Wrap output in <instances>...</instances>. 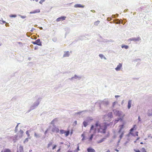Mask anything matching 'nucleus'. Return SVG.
I'll return each instance as SVG.
<instances>
[{
    "mask_svg": "<svg viewBox=\"0 0 152 152\" xmlns=\"http://www.w3.org/2000/svg\"><path fill=\"white\" fill-rule=\"evenodd\" d=\"M122 118H118L117 119H116L114 120V123L115 124L117 123L120 120L121 121H122Z\"/></svg>",
    "mask_w": 152,
    "mask_h": 152,
    "instance_id": "nucleus-16",
    "label": "nucleus"
},
{
    "mask_svg": "<svg viewBox=\"0 0 152 152\" xmlns=\"http://www.w3.org/2000/svg\"><path fill=\"white\" fill-rule=\"evenodd\" d=\"M94 128V126L93 125H92L91 128L90 130H92Z\"/></svg>",
    "mask_w": 152,
    "mask_h": 152,
    "instance_id": "nucleus-31",
    "label": "nucleus"
},
{
    "mask_svg": "<svg viewBox=\"0 0 152 152\" xmlns=\"http://www.w3.org/2000/svg\"><path fill=\"white\" fill-rule=\"evenodd\" d=\"M142 152H147L146 149L144 148H142L141 149Z\"/></svg>",
    "mask_w": 152,
    "mask_h": 152,
    "instance_id": "nucleus-22",
    "label": "nucleus"
},
{
    "mask_svg": "<svg viewBox=\"0 0 152 152\" xmlns=\"http://www.w3.org/2000/svg\"><path fill=\"white\" fill-rule=\"evenodd\" d=\"M93 134H92L91 135V136L89 138V140H92V138L93 137Z\"/></svg>",
    "mask_w": 152,
    "mask_h": 152,
    "instance_id": "nucleus-25",
    "label": "nucleus"
},
{
    "mask_svg": "<svg viewBox=\"0 0 152 152\" xmlns=\"http://www.w3.org/2000/svg\"><path fill=\"white\" fill-rule=\"evenodd\" d=\"M121 48H125L126 49H127L129 47L128 45H123L121 46Z\"/></svg>",
    "mask_w": 152,
    "mask_h": 152,
    "instance_id": "nucleus-18",
    "label": "nucleus"
},
{
    "mask_svg": "<svg viewBox=\"0 0 152 152\" xmlns=\"http://www.w3.org/2000/svg\"><path fill=\"white\" fill-rule=\"evenodd\" d=\"M138 120L139 121H141L140 117V116H138Z\"/></svg>",
    "mask_w": 152,
    "mask_h": 152,
    "instance_id": "nucleus-36",
    "label": "nucleus"
},
{
    "mask_svg": "<svg viewBox=\"0 0 152 152\" xmlns=\"http://www.w3.org/2000/svg\"><path fill=\"white\" fill-rule=\"evenodd\" d=\"M139 138H138L137 139V140Z\"/></svg>",
    "mask_w": 152,
    "mask_h": 152,
    "instance_id": "nucleus-50",
    "label": "nucleus"
},
{
    "mask_svg": "<svg viewBox=\"0 0 152 152\" xmlns=\"http://www.w3.org/2000/svg\"><path fill=\"white\" fill-rule=\"evenodd\" d=\"M139 38L138 39H132V40H134V41H138V40H139Z\"/></svg>",
    "mask_w": 152,
    "mask_h": 152,
    "instance_id": "nucleus-33",
    "label": "nucleus"
},
{
    "mask_svg": "<svg viewBox=\"0 0 152 152\" xmlns=\"http://www.w3.org/2000/svg\"><path fill=\"white\" fill-rule=\"evenodd\" d=\"M99 56L101 57V58H102L103 57V55L102 54H99Z\"/></svg>",
    "mask_w": 152,
    "mask_h": 152,
    "instance_id": "nucleus-32",
    "label": "nucleus"
},
{
    "mask_svg": "<svg viewBox=\"0 0 152 152\" xmlns=\"http://www.w3.org/2000/svg\"><path fill=\"white\" fill-rule=\"evenodd\" d=\"M11 17H16V15H11L10 16Z\"/></svg>",
    "mask_w": 152,
    "mask_h": 152,
    "instance_id": "nucleus-30",
    "label": "nucleus"
},
{
    "mask_svg": "<svg viewBox=\"0 0 152 152\" xmlns=\"http://www.w3.org/2000/svg\"><path fill=\"white\" fill-rule=\"evenodd\" d=\"M28 138H26L24 141V142L25 143V142H28Z\"/></svg>",
    "mask_w": 152,
    "mask_h": 152,
    "instance_id": "nucleus-29",
    "label": "nucleus"
},
{
    "mask_svg": "<svg viewBox=\"0 0 152 152\" xmlns=\"http://www.w3.org/2000/svg\"><path fill=\"white\" fill-rule=\"evenodd\" d=\"M1 22H2L3 23H5V21H1V20H0V23H1Z\"/></svg>",
    "mask_w": 152,
    "mask_h": 152,
    "instance_id": "nucleus-37",
    "label": "nucleus"
},
{
    "mask_svg": "<svg viewBox=\"0 0 152 152\" xmlns=\"http://www.w3.org/2000/svg\"><path fill=\"white\" fill-rule=\"evenodd\" d=\"M69 133V131H65V133L64 134H65V135L66 136H68Z\"/></svg>",
    "mask_w": 152,
    "mask_h": 152,
    "instance_id": "nucleus-20",
    "label": "nucleus"
},
{
    "mask_svg": "<svg viewBox=\"0 0 152 152\" xmlns=\"http://www.w3.org/2000/svg\"><path fill=\"white\" fill-rule=\"evenodd\" d=\"M56 145H54L52 148V149L54 150V149H55L56 148Z\"/></svg>",
    "mask_w": 152,
    "mask_h": 152,
    "instance_id": "nucleus-34",
    "label": "nucleus"
},
{
    "mask_svg": "<svg viewBox=\"0 0 152 152\" xmlns=\"http://www.w3.org/2000/svg\"><path fill=\"white\" fill-rule=\"evenodd\" d=\"M58 121V120L57 118H55L54 119L50 122V124L54 126L55 124Z\"/></svg>",
    "mask_w": 152,
    "mask_h": 152,
    "instance_id": "nucleus-9",
    "label": "nucleus"
},
{
    "mask_svg": "<svg viewBox=\"0 0 152 152\" xmlns=\"http://www.w3.org/2000/svg\"><path fill=\"white\" fill-rule=\"evenodd\" d=\"M66 18V17L62 16L57 18L56 20L57 22H59L61 21H63L65 20V19Z\"/></svg>",
    "mask_w": 152,
    "mask_h": 152,
    "instance_id": "nucleus-8",
    "label": "nucleus"
},
{
    "mask_svg": "<svg viewBox=\"0 0 152 152\" xmlns=\"http://www.w3.org/2000/svg\"><path fill=\"white\" fill-rule=\"evenodd\" d=\"M40 12L39 9H37L30 12V14H34L37 13H39Z\"/></svg>",
    "mask_w": 152,
    "mask_h": 152,
    "instance_id": "nucleus-13",
    "label": "nucleus"
},
{
    "mask_svg": "<svg viewBox=\"0 0 152 152\" xmlns=\"http://www.w3.org/2000/svg\"><path fill=\"white\" fill-rule=\"evenodd\" d=\"M48 129H47L45 131V134H46L48 132Z\"/></svg>",
    "mask_w": 152,
    "mask_h": 152,
    "instance_id": "nucleus-38",
    "label": "nucleus"
},
{
    "mask_svg": "<svg viewBox=\"0 0 152 152\" xmlns=\"http://www.w3.org/2000/svg\"><path fill=\"white\" fill-rule=\"evenodd\" d=\"M77 149H78V150H79V147H78Z\"/></svg>",
    "mask_w": 152,
    "mask_h": 152,
    "instance_id": "nucleus-47",
    "label": "nucleus"
},
{
    "mask_svg": "<svg viewBox=\"0 0 152 152\" xmlns=\"http://www.w3.org/2000/svg\"><path fill=\"white\" fill-rule=\"evenodd\" d=\"M52 142H50L47 145V148H49L52 145Z\"/></svg>",
    "mask_w": 152,
    "mask_h": 152,
    "instance_id": "nucleus-21",
    "label": "nucleus"
},
{
    "mask_svg": "<svg viewBox=\"0 0 152 152\" xmlns=\"http://www.w3.org/2000/svg\"><path fill=\"white\" fill-rule=\"evenodd\" d=\"M132 104V100H129L128 102V109H129L131 107V105Z\"/></svg>",
    "mask_w": 152,
    "mask_h": 152,
    "instance_id": "nucleus-14",
    "label": "nucleus"
},
{
    "mask_svg": "<svg viewBox=\"0 0 152 152\" xmlns=\"http://www.w3.org/2000/svg\"><path fill=\"white\" fill-rule=\"evenodd\" d=\"M88 152H96L95 150L91 147H89L87 149Z\"/></svg>",
    "mask_w": 152,
    "mask_h": 152,
    "instance_id": "nucleus-10",
    "label": "nucleus"
},
{
    "mask_svg": "<svg viewBox=\"0 0 152 152\" xmlns=\"http://www.w3.org/2000/svg\"><path fill=\"white\" fill-rule=\"evenodd\" d=\"M83 137V140L84 139V134H82L81 135Z\"/></svg>",
    "mask_w": 152,
    "mask_h": 152,
    "instance_id": "nucleus-40",
    "label": "nucleus"
},
{
    "mask_svg": "<svg viewBox=\"0 0 152 152\" xmlns=\"http://www.w3.org/2000/svg\"><path fill=\"white\" fill-rule=\"evenodd\" d=\"M60 150V149H59L58 150L57 152H58V151H59Z\"/></svg>",
    "mask_w": 152,
    "mask_h": 152,
    "instance_id": "nucleus-44",
    "label": "nucleus"
},
{
    "mask_svg": "<svg viewBox=\"0 0 152 152\" xmlns=\"http://www.w3.org/2000/svg\"><path fill=\"white\" fill-rule=\"evenodd\" d=\"M109 125V124H107L106 123L100 124L98 121H96L95 124V126L96 127L99 126V128L98 129V132L103 134H105L106 133L107 127Z\"/></svg>",
    "mask_w": 152,
    "mask_h": 152,
    "instance_id": "nucleus-1",
    "label": "nucleus"
},
{
    "mask_svg": "<svg viewBox=\"0 0 152 152\" xmlns=\"http://www.w3.org/2000/svg\"><path fill=\"white\" fill-rule=\"evenodd\" d=\"M39 136V135L37 134L36 133H34V136L36 137H37Z\"/></svg>",
    "mask_w": 152,
    "mask_h": 152,
    "instance_id": "nucleus-28",
    "label": "nucleus"
},
{
    "mask_svg": "<svg viewBox=\"0 0 152 152\" xmlns=\"http://www.w3.org/2000/svg\"><path fill=\"white\" fill-rule=\"evenodd\" d=\"M26 134L28 135V137H29L30 136V134H29L28 131H26Z\"/></svg>",
    "mask_w": 152,
    "mask_h": 152,
    "instance_id": "nucleus-27",
    "label": "nucleus"
},
{
    "mask_svg": "<svg viewBox=\"0 0 152 152\" xmlns=\"http://www.w3.org/2000/svg\"><path fill=\"white\" fill-rule=\"evenodd\" d=\"M77 123V121H75V123Z\"/></svg>",
    "mask_w": 152,
    "mask_h": 152,
    "instance_id": "nucleus-48",
    "label": "nucleus"
},
{
    "mask_svg": "<svg viewBox=\"0 0 152 152\" xmlns=\"http://www.w3.org/2000/svg\"><path fill=\"white\" fill-rule=\"evenodd\" d=\"M103 139L101 140H100L98 142V143H100L103 142Z\"/></svg>",
    "mask_w": 152,
    "mask_h": 152,
    "instance_id": "nucleus-39",
    "label": "nucleus"
},
{
    "mask_svg": "<svg viewBox=\"0 0 152 152\" xmlns=\"http://www.w3.org/2000/svg\"><path fill=\"white\" fill-rule=\"evenodd\" d=\"M32 43L34 45H37L39 46H42V44L39 39H38L35 42H33Z\"/></svg>",
    "mask_w": 152,
    "mask_h": 152,
    "instance_id": "nucleus-5",
    "label": "nucleus"
},
{
    "mask_svg": "<svg viewBox=\"0 0 152 152\" xmlns=\"http://www.w3.org/2000/svg\"><path fill=\"white\" fill-rule=\"evenodd\" d=\"M60 133L61 134H64L65 133V131L63 129H61L60 131Z\"/></svg>",
    "mask_w": 152,
    "mask_h": 152,
    "instance_id": "nucleus-23",
    "label": "nucleus"
},
{
    "mask_svg": "<svg viewBox=\"0 0 152 152\" xmlns=\"http://www.w3.org/2000/svg\"><path fill=\"white\" fill-rule=\"evenodd\" d=\"M119 96H118V95H116L115 96V97L116 98V97H119Z\"/></svg>",
    "mask_w": 152,
    "mask_h": 152,
    "instance_id": "nucleus-42",
    "label": "nucleus"
},
{
    "mask_svg": "<svg viewBox=\"0 0 152 152\" xmlns=\"http://www.w3.org/2000/svg\"><path fill=\"white\" fill-rule=\"evenodd\" d=\"M69 56V53L68 51L66 52L64 54L63 56L64 57H68Z\"/></svg>",
    "mask_w": 152,
    "mask_h": 152,
    "instance_id": "nucleus-17",
    "label": "nucleus"
},
{
    "mask_svg": "<svg viewBox=\"0 0 152 152\" xmlns=\"http://www.w3.org/2000/svg\"><path fill=\"white\" fill-rule=\"evenodd\" d=\"M140 144H143V142H141L140 143Z\"/></svg>",
    "mask_w": 152,
    "mask_h": 152,
    "instance_id": "nucleus-43",
    "label": "nucleus"
},
{
    "mask_svg": "<svg viewBox=\"0 0 152 152\" xmlns=\"http://www.w3.org/2000/svg\"><path fill=\"white\" fill-rule=\"evenodd\" d=\"M125 123L124 122L122 124L120 125L119 126V129L118 132L120 134L119 137L120 139H121L122 138L125 132V131L123 130V129L125 127Z\"/></svg>",
    "mask_w": 152,
    "mask_h": 152,
    "instance_id": "nucleus-2",
    "label": "nucleus"
},
{
    "mask_svg": "<svg viewBox=\"0 0 152 152\" xmlns=\"http://www.w3.org/2000/svg\"><path fill=\"white\" fill-rule=\"evenodd\" d=\"M99 21H96L94 22V24L95 25L97 26L99 24Z\"/></svg>",
    "mask_w": 152,
    "mask_h": 152,
    "instance_id": "nucleus-24",
    "label": "nucleus"
},
{
    "mask_svg": "<svg viewBox=\"0 0 152 152\" xmlns=\"http://www.w3.org/2000/svg\"><path fill=\"white\" fill-rule=\"evenodd\" d=\"M18 126V125H17V126H16V127H17Z\"/></svg>",
    "mask_w": 152,
    "mask_h": 152,
    "instance_id": "nucleus-49",
    "label": "nucleus"
},
{
    "mask_svg": "<svg viewBox=\"0 0 152 152\" xmlns=\"http://www.w3.org/2000/svg\"><path fill=\"white\" fill-rule=\"evenodd\" d=\"M137 129L136 125H134L133 127L130 129V133L133 136H138V132L136 131L135 132H134V131L136 130Z\"/></svg>",
    "mask_w": 152,
    "mask_h": 152,
    "instance_id": "nucleus-3",
    "label": "nucleus"
},
{
    "mask_svg": "<svg viewBox=\"0 0 152 152\" xmlns=\"http://www.w3.org/2000/svg\"><path fill=\"white\" fill-rule=\"evenodd\" d=\"M34 49H35V50L37 49V48H36L35 47V48Z\"/></svg>",
    "mask_w": 152,
    "mask_h": 152,
    "instance_id": "nucleus-45",
    "label": "nucleus"
},
{
    "mask_svg": "<svg viewBox=\"0 0 152 152\" xmlns=\"http://www.w3.org/2000/svg\"><path fill=\"white\" fill-rule=\"evenodd\" d=\"M1 152H11L10 150L8 148H6L2 150Z\"/></svg>",
    "mask_w": 152,
    "mask_h": 152,
    "instance_id": "nucleus-15",
    "label": "nucleus"
},
{
    "mask_svg": "<svg viewBox=\"0 0 152 152\" xmlns=\"http://www.w3.org/2000/svg\"><path fill=\"white\" fill-rule=\"evenodd\" d=\"M45 0H41L39 2V3L40 4H42V3H43L45 1Z\"/></svg>",
    "mask_w": 152,
    "mask_h": 152,
    "instance_id": "nucleus-26",
    "label": "nucleus"
},
{
    "mask_svg": "<svg viewBox=\"0 0 152 152\" xmlns=\"http://www.w3.org/2000/svg\"><path fill=\"white\" fill-rule=\"evenodd\" d=\"M83 125L85 127H86L88 125V122L86 121H84L83 123Z\"/></svg>",
    "mask_w": 152,
    "mask_h": 152,
    "instance_id": "nucleus-19",
    "label": "nucleus"
},
{
    "mask_svg": "<svg viewBox=\"0 0 152 152\" xmlns=\"http://www.w3.org/2000/svg\"><path fill=\"white\" fill-rule=\"evenodd\" d=\"M59 129L55 126H54V127L53 128L51 129V132L53 133H58L59 132Z\"/></svg>",
    "mask_w": 152,
    "mask_h": 152,
    "instance_id": "nucleus-6",
    "label": "nucleus"
},
{
    "mask_svg": "<svg viewBox=\"0 0 152 152\" xmlns=\"http://www.w3.org/2000/svg\"><path fill=\"white\" fill-rule=\"evenodd\" d=\"M107 117L110 118L112 117V113L111 112L109 113L107 115H105L104 116V118L105 119Z\"/></svg>",
    "mask_w": 152,
    "mask_h": 152,
    "instance_id": "nucleus-7",
    "label": "nucleus"
},
{
    "mask_svg": "<svg viewBox=\"0 0 152 152\" xmlns=\"http://www.w3.org/2000/svg\"><path fill=\"white\" fill-rule=\"evenodd\" d=\"M31 1H34V0H30ZM39 0H35V1L36 2H38V1Z\"/></svg>",
    "mask_w": 152,
    "mask_h": 152,
    "instance_id": "nucleus-41",
    "label": "nucleus"
},
{
    "mask_svg": "<svg viewBox=\"0 0 152 152\" xmlns=\"http://www.w3.org/2000/svg\"><path fill=\"white\" fill-rule=\"evenodd\" d=\"M134 151L135 152H141L139 150H136L134 149Z\"/></svg>",
    "mask_w": 152,
    "mask_h": 152,
    "instance_id": "nucleus-35",
    "label": "nucleus"
},
{
    "mask_svg": "<svg viewBox=\"0 0 152 152\" xmlns=\"http://www.w3.org/2000/svg\"><path fill=\"white\" fill-rule=\"evenodd\" d=\"M67 152H72V151H68Z\"/></svg>",
    "mask_w": 152,
    "mask_h": 152,
    "instance_id": "nucleus-46",
    "label": "nucleus"
},
{
    "mask_svg": "<svg viewBox=\"0 0 152 152\" xmlns=\"http://www.w3.org/2000/svg\"><path fill=\"white\" fill-rule=\"evenodd\" d=\"M114 113L115 115L122 117L123 118L125 114L123 113L121 111H119L118 110H115L114 111Z\"/></svg>",
    "mask_w": 152,
    "mask_h": 152,
    "instance_id": "nucleus-4",
    "label": "nucleus"
},
{
    "mask_svg": "<svg viewBox=\"0 0 152 152\" xmlns=\"http://www.w3.org/2000/svg\"><path fill=\"white\" fill-rule=\"evenodd\" d=\"M84 6L80 4H76L74 5V7L76 8H83Z\"/></svg>",
    "mask_w": 152,
    "mask_h": 152,
    "instance_id": "nucleus-12",
    "label": "nucleus"
},
{
    "mask_svg": "<svg viewBox=\"0 0 152 152\" xmlns=\"http://www.w3.org/2000/svg\"><path fill=\"white\" fill-rule=\"evenodd\" d=\"M122 66V64L119 63L117 67L115 68L116 71H119L120 70Z\"/></svg>",
    "mask_w": 152,
    "mask_h": 152,
    "instance_id": "nucleus-11",
    "label": "nucleus"
}]
</instances>
